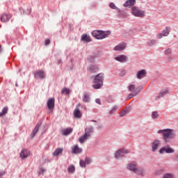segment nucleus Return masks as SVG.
I'll list each match as a JSON object with an SVG mask.
<instances>
[{
	"instance_id": "nucleus-1",
	"label": "nucleus",
	"mask_w": 178,
	"mask_h": 178,
	"mask_svg": "<svg viewBox=\"0 0 178 178\" xmlns=\"http://www.w3.org/2000/svg\"><path fill=\"white\" fill-rule=\"evenodd\" d=\"M158 134H163V140L164 143L169 144L173 138H176V132L172 129H160L157 131Z\"/></svg>"
},
{
	"instance_id": "nucleus-2",
	"label": "nucleus",
	"mask_w": 178,
	"mask_h": 178,
	"mask_svg": "<svg viewBox=\"0 0 178 178\" xmlns=\"http://www.w3.org/2000/svg\"><path fill=\"white\" fill-rule=\"evenodd\" d=\"M158 134H163V140L164 143L169 144L173 138H176V132L172 129H160L157 131Z\"/></svg>"
},
{
	"instance_id": "nucleus-3",
	"label": "nucleus",
	"mask_w": 178,
	"mask_h": 178,
	"mask_svg": "<svg viewBox=\"0 0 178 178\" xmlns=\"http://www.w3.org/2000/svg\"><path fill=\"white\" fill-rule=\"evenodd\" d=\"M90 79H93L94 84L92 85V88L95 90H99V88H102V86H104V80L105 79L104 73H99L95 76H92Z\"/></svg>"
},
{
	"instance_id": "nucleus-4",
	"label": "nucleus",
	"mask_w": 178,
	"mask_h": 178,
	"mask_svg": "<svg viewBox=\"0 0 178 178\" xmlns=\"http://www.w3.org/2000/svg\"><path fill=\"white\" fill-rule=\"evenodd\" d=\"M95 40H104L109 37L112 32L111 31L95 30L91 33Z\"/></svg>"
},
{
	"instance_id": "nucleus-5",
	"label": "nucleus",
	"mask_w": 178,
	"mask_h": 178,
	"mask_svg": "<svg viewBox=\"0 0 178 178\" xmlns=\"http://www.w3.org/2000/svg\"><path fill=\"white\" fill-rule=\"evenodd\" d=\"M131 10V13L135 17H145V11L138 9L137 6H132Z\"/></svg>"
},
{
	"instance_id": "nucleus-6",
	"label": "nucleus",
	"mask_w": 178,
	"mask_h": 178,
	"mask_svg": "<svg viewBox=\"0 0 178 178\" xmlns=\"http://www.w3.org/2000/svg\"><path fill=\"white\" fill-rule=\"evenodd\" d=\"M159 154H163L165 152V154H175V149L170 147V145H167L166 146H164L161 147L159 151Z\"/></svg>"
},
{
	"instance_id": "nucleus-7",
	"label": "nucleus",
	"mask_w": 178,
	"mask_h": 178,
	"mask_svg": "<svg viewBox=\"0 0 178 178\" xmlns=\"http://www.w3.org/2000/svg\"><path fill=\"white\" fill-rule=\"evenodd\" d=\"M88 137H90V130H88V129H86L85 134L79 138V142L80 144H83V143H86V141H87Z\"/></svg>"
},
{
	"instance_id": "nucleus-8",
	"label": "nucleus",
	"mask_w": 178,
	"mask_h": 178,
	"mask_svg": "<svg viewBox=\"0 0 178 178\" xmlns=\"http://www.w3.org/2000/svg\"><path fill=\"white\" fill-rule=\"evenodd\" d=\"M115 60H117V62H120V63H126V62H128L129 60V57L126 55L122 54L115 57Z\"/></svg>"
},
{
	"instance_id": "nucleus-9",
	"label": "nucleus",
	"mask_w": 178,
	"mask_h": 178,
	"mask_svg": "<svg viewBox=\"0 0 178 178\" xmlns=\"http://www.w3.org/2000/svg\"><path fill=\"white\" fill-rule=\"evenodd\" d=\"M130 166H131V165H130L129 166V169H131V170H132V172H134V173H136V175H140V176H145V169H140L138 168V170H136V167L134 165V168H130Z\"/></svg>"
},
{
	"instance_id": "nucleus-10",
	"label": "nucleus",
	"mask_w": 178,
	"mask_h": 178,
	"mask_svg": "<svg viewBox=\"0 0 178 178\" xmlns=\"http://www.w3.org/2000/svg\"><path fill=\"white\" fill-rule=\"evenodd\" d=\"M123 154H130V150L122 147L115 152L114 156H120V155H123Z\"/></svg>"
},
{
	"instance_id": "nucleus-11",
	"label": "nucleus",
	"mask_w": 178,
	"mask_h": 178,
	"mask_svg": "<svg viewBox=\"0 0 178 178\" xmlns=\"http://www.w3.org/2000/svg\"><path fill=\"white\" fill-rule=\"evenodd\" d=\"M136 77L141 80V79H144V77H147V70H140L136 74Z\"/></svg>"
},
{
	"instance_id": "nucleus-12",
	"label": "nucleus",
	"mask_w": 178,
	"mask_h": 178,
	"mask_svg": "<svg viewBox=\"0 0 178 178\" xmlns=\"http://www.w3.org/2000/svg\"><path fill=\"white\" fill-rule=\"evenodd\" d=\"M47 106L48 109L51 110L55 107V98L52 97L47 100Z\"/></svg>"
},
{
	"instance_id": "nucleus-13",
	"label": "nucleus",
	"mask_w": 178,
	"mask_h": 178,
	"mask_svg": "<svg viewBox=\"0 0 178 178\" xmlns=\"http://www.w3.org/2000/svg\"><path fill=\"white\" fill-rule=\"evenodd\" d=\"M83 149L79 147L77 145H74L72 147V154H81Z\"/></svg>"
},
{
	"instance_id": "nucleus-14",
	"label": "nucleus",
	"mask_w": 178,
	"mask_h": 178,
	"mask_svg": "<svg viewBox=\"0 0 178 178\" xmlns=\"http://www.w3.org/2000/svg\"><path fill=\"white\" fill-rule=\"evenodd\" d=\"M101 55H102V51H98V50L96 51V53H95V54H93L90 58V63H94V62L95 61V58H98V56H101Z\"/></svg>"
},
{
	"instance_id": "nucleus-15",
	"label": "nucleus",
	"mask_w": 178,
	"mask_h": 178,
	"mask_svg": "<svg viewBox=\"0 0 178 178\" xmlns=\"http://www.w3.org/2000/svg\"><path fill=\"white\" fill-rule=\"evenodd\" d=\"M136 0H127L125 3L123 4V6L124 8H129V6L133 7L134 6V5H136Z\"/></svg>"
},
{
	"instance_id": "nucleus-16",
	"label": "nucleus",
	"mask_w": 178,
	"mask_h": 178,
	"mask_svg": "<svg viewBox=\"0 0 178 178\" xmlns=\"http://www.w3.org/2000/svg\"><path fill=\"white\" fill-rule=\"evenodd\" d=\"M161 145V140L156 139L153 143H152V152H155L156 149H158V147Z\"/></svg>"
},
{
	"instance_id": "nucleus-17",
	"label": "nucleus",
	"mask_w": 178,
	"mask_h": 178,
	"mask_svg": "<svg viewBox=\"0 0 178 178\" xmlns=\"http://www.w3.org/2000/svg\"><path fill=\"white\" fill-rule=\"evenodd\" d=\"M35 77L36 79H45V72L42 70H40V71H37L35 73Z\"/></svg>"
},
{
	"instance_id": "nucleus-18",
	"label": "nucleus",
	"mask_w": 178,
	"mask_h": 178,
	"mask_svg": "<svg viewBox=\"0 0 178 178\" xmlns=\"http://www.w3.org/2000/svg\"><path fill=\"white\" fill-rule=\"evenodd\" d=\"M90 73H97V72H99V67H98L97 65L91 64L90 65Z\"/></svg>"
},
{
	"instance_id": "nucleus-19",
	"label": "nucleus",
	"mask_w": 178,
	"mask_h": 178,
	"mask_svg": "<svg viewBox=\"0 0 178 178\" xmlns=\"http://www.w3.org/2000/svg\"><path fill=\"white\" fill-rule=\"evenodd\" d=\"M31 153L27 149H23L19 153V156H30Z\"/></svg>"
},
{
	"instance_id": "nucleus-20",
	"label": "nucleus",
	"mask_w": 178,
	"mask_h": 178,
	"mask_svg": "<svg viewBox=\"0 0 178 178\" xmlns=\"http://www.w3.org/2000/svg\"><path fill=\"white\" fill-rule=\"evenodd\" d=\"M126 49V44H120L114 47V51H123Z\"/></svg>"
},
{
	"instance_id": "nucleus-21",
	"label": "nucleus",
	"mask_w": 178,
	"mask_h": 178,
	"mask_svg": "<svg viewBox=\"0 0 178 178\" xmlns=\"http://www.w3.org/2000/svg\"><path fill=\"white\" fill-rule=\"evenodd\" d=\"M10 19V15L3 14L1 17V20L3 23H6Z\"/></svg>"
},
{
	"instance_id": "nucleus-22",
	"label": "nucleus",
	"mask_w": 178,
	"mask_h": 178,
	"mask_svg": "<svg viewBox=\"0 0 178 178\" xmlns=\"http://www.w3.org/2000/svg\"><path fill=\"white\" fill-rule=\"evenodd\" d=\"M74 117L76 119H80V118H81V112H80V110H79V108H76L74 111Z\"/></svg>"
},
{
	"instance_id": "nucleus-23",
	"label": "nucleus",
	"mask_w": 178,
	"mask_h": 178,
	"mask_svg": "<svg viewBox=\"0 0 178 178\" xmlns=\"http://www.w3.org/2000/svg\"><path fill=\"white\" fill-rule=\"evenodd\" d=\"M72 131H73V129L67 128L62 131V134H63V136H69V134H70V133H72Z\"/></svg>"
},
{
	"instance_id": "nucleus-24",
	"label": "nucleus",
	"mask_w": 178,
	"mask_h": 178,
	"mask_svg": "<svg viewBox=\"0 0 178 178\" xmlns=\"http://www.w3.org/2000/svg\"><path fill=\"white\" fill-rule=\"evenodd\" d=\"M170 33V27L169 26H166L165 29L161 32V33H163V37H168Z\"/></svg>"
},
{
	"instance_id": "nucleus-25",
	"label": "nucleus",
	"mask_w": 178,
	"mask_h": 178,
	"mask_svg": "<svg viewBox=\"0 0 178 178\" xmlns=\"http://www.w3.org/2000/svg\"><path fill=\"white\" fill-rule=\"evenodd\" d=\"M39 129H40V126L38 124H37L35 126V129H33L32 134H31V138H34V137L35 136V134H37V133H38Z\"/></svg>"
},
{
	"instance_id": "nucleus-26",
	"label": "nucleus",
	"mask_w": 178,
	"mask_h": 178,
	"mask_svg": "<svg viewBox=\"0 0 178 178\" xmlns=\"http://www.w3.org/2000/svg\"><path fill=\"white\" fill-rule=\"evenodd\" d=\"M74 170H76V168L73 165H70L67 167V172L70 175H73V173H74Z\"/></svg>"
},
{
	"instance_id": "nucleus-27",
	"label": "nucleus",
	"mask_w": 178,
	"mask_h": 178,
	"mask_svg": "<svg viewBox=\"0 0 178 178\" xmlns=\"http://www.w3.org/2000/svg\"><path fill=\"white\" fill-rule=\"evenodd\" d=\"M63 151V149L61 147H58V148L56 149V150L54 152V156H58V155H60V154H62Z\"/></svg>"
},
{
	"instance_id": "nucleus-28",
	"label": "nucleus",
	"mask_w": 178,
	"mask_h": 178,
	"mask_svg": "<svg viewBox=\"0 0 178 178\" xmlns=\"http://www.w3.org/2000/svg\"><path fill=\"white\" fill-rule=\"evenodd\" d=\"M81 41H83V42H90V37L87 34H83L81 36Z\"/></svg>"
},
{
	"instance_id": "nucleus-29",
	"label": "nucleus",
	"mask_w": 178,
	"mask_h": 178,
	"mask_svg": "<svg viewBox=\"0 0 178 178\" xmlns=\"http://www.w3.org/2000/svg\"><path fill=\"white\" fill-rule=\"evenodd\" d=\"M129 166H130L131 169H129ZM134 167H135L136 170H138V168L137 167V164H136L134 163H131L128 164L127 169H129V170H131V172H133V170H131V169H133Z\"/></svg>"
},
{
	"instance_id": "nucleus-30",
	"label": "nucleus",
	"mask_w": 178,
	"mask_h": 178,
	"mask_svg": "<svg viewBox=\"0 0 178 178\" xmlns=\"http://www.w3.org/2000/svg\"><path fill=\"white\" fill-rule=\"evenodd\" d=\"M168 92H169L168 90H161L160 92L159 96L157 97V98H162V97H163V95H165V94H168Z\"/></svg>"
},
{
	"instance_id": "nucleus-31",
	"label": "nucleus",
	"mask_w": 178,
	"mask_h": 178,
	"mask_svg": "<svg viewBox=\"0 0 178 178\" xmlns=\"http://www.w3.org/2000/svg\"><path fill=\"white\" fill-rule=\"evenodd\" d=\"M141 90H143V86H140L134 90V92L136 94V95H138L141 92Z\"/></svg>"
},
{
	"instance_id": "nucleus-32",
	"label": "nucleus",
	"mask_w": 178,
	"mask_h": 178,
	"mask_svg": "<svg viewBox=\"0 0 178 178\" xmlns=\"http://www.w3.org/2000/svg\"><path fill=\"white\" fill-rule=\"evenodd\" d=\"M6 113H8V107H4L2 109V112L0 113V118H2V116H3V115H6Z\"/></svg>"
},
{
	"instance_id": "nucleus-33",
	"label": "nucleus",
	"mask_w": 178,
	"mask_h": 178,
	"mask_svg": "<svg viewBox=\"0 0 178 178\" xmlns=\"http://www.w3.org/2000/svg\"><path fill=\"white\" fill-rule=\"evenodd\" d=\"M128 113H129V109H124V111H121V112L120 113V116L121 118H124V116L125 115H127Z\"/></svg>"
},
{
	"instance_id": "nucleus-34",
	"label": "nucleus",
	"mask_w": 178,
	"mask_h": 178,
	"mask_svg": "<svg viewBox=\"0 0 178 178\" xmlns=\"http://www.w3.org/2000/svg\"><path fill=\"white\" fill-rule=\"evenodd\" d=\"M159 116V113H158V111H153L152 113V119H157Z\"/></svg>"
},
{
	"instance_id": "nucleus-35",
	"label": "nucleus",
	"mask_w": 178,
	"mask_h": 178,
	"mask_svg": "<svg viewBox=\"0 0 178 178\" xmlns=\"http://www.w3.org/2000/svg\"><path fill=\"white\" fill-rule=\"evenodd\" d=\"M116 111H118V106H114L112 108V109L109 111V114L113 115V113H115V112H116Z\"/></svg>"
},
{
	"instance_id": "nucleus-36",
	"label": "nucleus",
	"mask_w": 178,
	"mask_h": 178,
	"mask_svg": "<svg viewBox=\"0 0 178 178\" xmlns=\"http://www.w3.org/2000/svg\"><path fill=\"white\" fill-rule=\"evenodd\" d=\"M147 44L149 47H152L153 45L156 44V40H151L149 42H147Z\"/></svg>"
},
{
	"instance_id": "nucleus-37",
	"label": "nucleus",
	"mask_w": 178,
	"mask_h": 178,
	"mask_svg": "<svg viewBox=\"0 0 178 178\" xmlns=\"http://www.w3.org/2000/svg\"><path fill=\"white\" fill-rule=\"evenodd\" d=\"M83 102H88V101H90V97H89L88 95H87V94L83 95Z\"/></svg>"
},
{
	"instance_id": "nucleus-38",
	"label": "nucleus",
	"mask_w": 178,
	"mask_h": 178,
	"mask_svg": "<svg viewBox=\"0 0 178 178\" xmlns=\"http://www.w3.org/2000/svg\"><path fill=\"white\" fill-rule=\"evenodd\" d=\"M136 96H137L136 93L135 94V92L133 91L131 93H130L128 95L127 99H131V98H134V97H136Z\"/></svg>"
},
{
	"instance_id": "nucleus-39",
	"label": "nucleus",
	"mask_w": 178,
	"mask_h": 178,
	"mask_svg": "<svg viewBox=\"0 0 178 178\" xmlns=\"http://www.w3.org/2000/svg\"><path fill=\"white\" fill-rule=\"evenodd\" d=\"M45 172V168H39L38 175L40 176H44V172Z\"/></svg>"
},
{
	"instance_id": "nucleus-40",
	"label": "nucleus",
	"mask_w": 178,
	"mask_h": 178,
	"mask_svg": "<svg viewBox=\"0 0 178 178\" xmlns=\"http://www.w3.org/2000/svg\"><path fill=\"white\" fill-rule=\"evenodd\" d=\"M128 90L129 91H134V90H136V85L134 84L129 85L128 87Z\"/></svg>"
},
{
	"instance_id": "nucleus-41",
	"label": "nucleus",
	"mask_w": 178,
	"mask_h": 178,
	"mask_svg": "<svg viewBox=\"0 0 178 178\" xmlns=\"http://www.w3.org/2000/svg\"><path fill=\"white\" fill-rule=\"evenodd\" d=\"M127 16V14H126L124 11H121L118 14V17H122V18L126 17Z\"/></svg>"
},
{
	"instance_id": "nucleus-42",
	"label": "nucleus",
	"mask_w": 178,
	"mask_h": 178,
	"mask_svg": "<svg viewBox=\"0 0 178 178\" xmlns=\"http://www.w3.org/2000/svg\"><path fill=\"white\" fill-rule=\"evenodd\" d=\"M86 163H87V161L80 160L79 165H80L81 168H86Z\"/></svg>"
},
{
	"instance_id": "nucleus-43",
	"label": "nucleus",
	"mask_w": 178,
	"mask_h": 178,
	"mask_svg": "<svg viewBox=\"0 0 178 178\" xmlns=\"http://www.w3.org/2000/svg\"><path fill=\"white\" fill-rule=\"evenodd\" d=\"M61 92L62 94H69L70 92V90H69V88H63Z\"/></svg>"
},
{
	"instance_id": "nucleus-44",
	"label": "nucleus",
	"mask_w": 178,
	"mask_h": 178,
	"mask_svg": "<svg viewBox=\"0 0 178 178\" xmlns=\"http://www.w3.org/2000/svg\"><path fill=\"white\" fill-rule=\"evenodd\" d=\"M162 178H173V175L170 173H167L165 174Z\"/></svg>"
},
{
	"instance_id": "nucleus-45",
	"label": "nucleus",
	"mask_w": 178,
	"mask_h": 178,
	"mask_svg": "<svg viewBox=\"0 0 178 178\" xmlns=\"http://www.w3.org/2000/svg\"><path fill=\"white\" fill-rule=\"evenodd\" d=\"M164 54L167 56L169 55V54H172V49L168 48L164 51Z\"/></svg>"
},
{
	"instance_id": "nucleus-46",
	"label": "nucleus",
	"mask_w": 178,
	"mask_h": 178,
	"mask_svg": "<svg viewBox=\"0 0 178 178\" xmlns=\"http://www.w3.org/2000/svg\"><path fill=\"white\" fill-rule=\"evenodd\" d=\"M126 70H121V71L120 72V77H124V76H126Z\"/></svg>"
},
{
	"instance_id": "nucleus-47",
	"label": "nucleus",
	"mask_w": 178,
	"mask_h": 178,
	"mask_svg": "<svg viewBox=\"0 0 178 178\" xmlns=\"http://www.w3.org/2000/svg\"><path fill=\"white\" fill-rule=\"evenodd\" d=\"M109 6L111 9H115L117 7L116 5L114 4V3H110Z\"/></svg>"
},
{
	"instance_id": "nucleus-48",
	"label": "nucleus",
	"mask_w": 178,
	"mask_h": 178,
	"mask_svg": "<svg viewBox=\"0 0 178 178\" xmlns=\"http://www.w3.org/2000/svg\"><path fill=\"white\" fill-rule=\"evenodd\" d=\"M97 3H92L91 4V9H94V8H97Z\"/></svg>"
},
{
	"instance_id": "nucleus-49",
	"label": "nucleus",
	"mask_w": 178,
	"mask_h": 178,
	"mask_svg": "<svg viewBox=\"0 0 178 178\" xmlns=\"http://www.w3.org/2000/svg\"><path fill=\"white\" fill-rule=\"evenodd\" d=\"M95 102H96V104H98V105H101V104H102L101 99H96Z\"/></svg>"
},
{
	"instance_id": "nucleus-50",
	"label": "nucleus",
	"mask_w": 178,
	"mask_h": 178,
	"mask_svg": "<svg viewBox=\"0 0 178 178\" xmlns=\"http://www.w3.org/2000/svg\"><path fill=\"white\" fill-rule=\"evenodd\" d=\"M162 37H163V34L162 33L157 35V38H159V40H161Z\"/></svg>"
},
{
	"instance_id": "nucleus-51",
	"label": "nucleus",
	"mask_w": 178,
	"mask_h": 178,
	"mask_svg": "<svg viewBox=\"0 0 178 178\" xmlns=\"http://www.w3.org/2000/svg\"><path fill=\"white\" fill-rule=\"evenodd\" d=\"M49 42H50L49 39H47L44 42V44L45 45H49Z\"/></svg>"
},
{
	"instance_id": "nucleus-52",
	"label": "nucleus",
	"mask_w": 178,
	"mask_h": 178,
	"mask_svg": "<svg viewBox=\"0 0 178 178\" xmlns=\"http://www.w3.org/2000/svg\"><path fill=\"white\" fill-rule=\"evenodd\" d=\"M90 133H94V127H90Z\"/></svg>"
},
{
	"instance_id": "nucleus-53",
	"label": "nucleus",
	"mask_w": 178,
	"mask_h": 178,
	"mask_svg": "<svg viewBox=\"0 0 178 178\" xmlns=\"http://www.w3.org/2000/svg\"><path fill=\"white\" fill-rule=\"evenodd\" d=\"M115 10H118V11L119 12V13H120V12H121L120 8H118V7H116V8H115Z\"/></svg>"
},
{
	"instance_id": "nucleus-54",
	"label": "nucleus",
	"mask_w": 178,
	"mask_h": 178,
	"mask_svg": "<svg viewBox=\"0 0 178 178\" xmlns=\"http://www.w3.org/2000/svg\"><path fill=\"white\" fill-rule=\"evenodd\" d=\"M1 176H3V172H0V177H1Z\"/></svg>"
},
{
	"instance_id": "nucleus-55",
	"label": "nucleus",
	"mask_w": 178,
	"mask_h": 178,
	"mask_svg": "<svg viewBox=\"0 0 178 178\" xmlns=\"http://www.w3.org/2000/svg\"><path fill=\"white\" fill-rule=\"evenodd\" d=\"M91 122H94L95 123H97V120H93Z\"/></svg>"
},
{
	"instance_id": "nucleus-56",
	"label": "nucleus",
	"mask_w": 178,
	"mask_h": 178,
	"mask_svg": "<svg viewBox=\"0 0 178 178\" xmlns=\"http://www.w3.org/2000/svg\"><path fill=\"white\" fill-rule=\"evenodd\" d=\"M44 163H47V162H48V161H47L46 159H44Z\"/></svg>"
},
{
	"instance_id": "nucleus-57",
	"label": "nucleus",
	"mask_w": 178,
	"mask_h": 178,
	"mask_svg": "<svg viewBox=\"0 0 178 178\" xmlns=\"http://www.w3.org/2000/svg\"><path fill=\"white\" fill-rule=\"evenodd\" d=\"M24 158H26V156H22V159H24Z\"/></svg>"
},
{
	"instance_id": "nucleus-58",
	"label": "nucleus",
	"mask_w": 178,
	"mask_h": 178,
	"mask_svg": "<svg viewBox=\"0 0 178 178\" xmlns=\"http://www.w3.org/2000/svg\"><path fill=\"white\" fill-rule=\"evenodd\" d=\"M97 129H101V127H100V126H99Z\"/></svg>"
},
{
	"instance_id": "nucleus-59",
	"label": "nucleus",
	"mask_w": 178,
	"mask_h": 178,
	"mask_svg": "<svg viewBox=\"0 0 178 178\" xmlns=\"http://www.w3.org/2000/svg\"><path fill=\"white\" fill-rule=\"evenodd\" d=\"M2 51V50L1 49V47H0V52H1Z\"/></svg>"
},
{
	"instance_id": "nucleus-60",
	"label": "nucleus",
	"mask_w": 178,
	"mask_h": 178,
	"mask_svg": "<svg viewBox=\"0 0 178 178\" xmlns=\"http://www.w3.org/2000/svg\"><path fill=\"white\" fill-rule=\"evenodd\" d=\"M90 41L91 42V41H92V40L91 38H90Z\"/></svg>"
},
{
	"instance_id": "nucleus-61",
	"label": "nucleus",
	"mask_w": 178,
	"mask_h": 178,
	"mask_svg": "<svg viewBox=\"0 0 178 178\" xmlns=\"http://www.w3.org/2000/svg\"><path fill=\"white\" fill-rule=\"evenodd\" d=\"M177 160L178 161V157H177Z\"/></svg>"
}]
</instances>
